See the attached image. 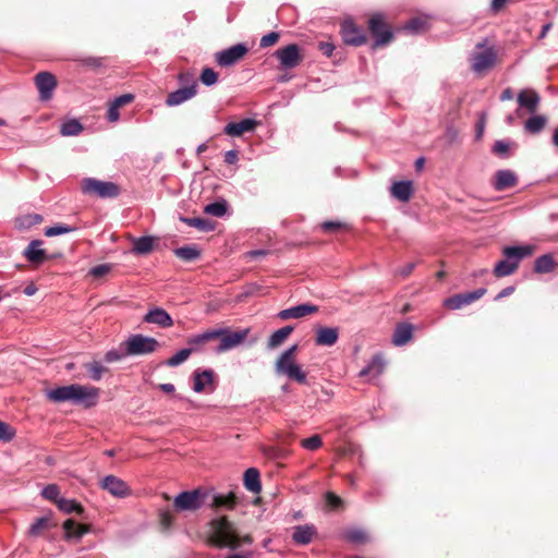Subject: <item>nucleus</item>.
I'll list each match as a JSON object with an SVG mask.
<instances>
[{"mask_svg": "<svg viewBox=\"0 0 558 558\" xmlns=\"http://www.w3.org/2000/svg\"><path fill=\"white\" fill-rule=\"evenodd\" d=\"M318 311V306L313 304H299L296 306L288 307L278 313L280 319L302 318L304 316L314 314Z\"/></svg>", "mask_w": 558, "mask_h": 558, "instance_id": "nucleus-21", "label": "nucleus"}, {"mask_svg": "<svg viewBox=\"0 0 558 558\" xmlns=\"http://www.w3.org/2000/svg\"><path fill=\"white\" fill-rule=\"evenodd\" d=\"M517 101L519 106L526 109L527 112L535 113L539 106L541 97L534 89H522L518 94Z\"/></svg>", "mask_w": 558, "mask_h": 558, "instance_id": "nucleus-19", "label": "nucleus"}, {"mask_svg": "<svg viewBox=\"0 0 558 558\" xmlns=\"http://www.w3.org/2000/svg\"><path fill=\"white\" fill-rule=\"evenodd\" d=\"M318 47L323 54L326 57H331L335 50V46L327 41H320Z\"/></svg>", "mask_w": 558, "mask_h": 558, "instance_id": "nucleus-64", "label": "nucleus"}, {"mask_svg": "<svg viewBox=\"0 0 558 558\" xmlns=\"http://www.w3.org/2000/svg\"><path fill=\"white\" fill-rule=\"evenodd\" d=\"M204 211L210 216L223 217L228 211V204L226 201L209 203L205 206Z\"/></svg>", "mask_w": 558, "mask_h": 558, "instance_id": "nucleus-43", "label": "nucleus"}, {"mask_svg": "<svg viewBox=\"0 0 558 558\" xmlns=\"http://www.w3.org/2000/svg\"><path fill=\"white\" fill-rule=\"evenodd\" d=\"M109 271H110V266L108 264H100V265L92 267L89 270V275L95 278H98V277L105 276Z\"/></svg>", "mask_w": 558, "mask_h": 558, "instance_id": "nucleus-57", "label": "nucleus"}, {"mask_svg": "<svg viewBox=\"0 0 558 558\" xmlns=\"http://www.w3.org/2000/svg\"><path fill=\"white\" fill-rule=\"evenodd\" d=\"M158 345L159 343L155 338L141 333L131 335L122 342V347L126 348L129 356L150 354L157 350Z\"/></svg>", "mask_w": 558, "mask_h": 558, "instance_id": "nucleus-7", "label": "nucleus"}, {"mask_svg": "<svg viewBox=\"0 0 558 558\" xmlns=\"http://www.w3.org/2000/svg\"><path fill=\"white\" fill-rule=\"evenodd\" d=\"M257 125V121L252 118H245L239 122L228 123L223 132L225 134L233 137L241 136L245 132H253Z\"/></svg>", "mask_w": 558, "mask_h": 558, "instance_id": "nucleus-20", "label": "nucleus"}, {"mask_svg": "<svg viewBox=\"0 0 558 558\" xmlns=\"http://www.w3.org/2000/svg\"><path fill=\"white\" fill-rule=\"evenodd\" d=\"M83 130V125L80 121L72 119L61 125V134L63 136H75L78 135Z\"/></svg>", "mask_w": 558, "mask_h": 558, "instance_id": "nucleus-45", "label": "nucleus"}, {"mask_svg": "<svg viewBox=\"0 0 558 558\" xmlns=\"http://www.w3.org/2000/svg\"><path fill=\"white\" fill-rule=\"evenodd\" d=\"M43 221V217L38 214H27L19 218V225L22 228H31Z\"/></svg>", "mask_w": 558, "mask_h": 558, "instance_id": "nucleus-51", "label": "nucleus"}, {"mask_svg": "<svg viewBox=\"0 0 558 558\" xmlns=\"http://www.w3.org/2000/svg\"><path fill=\"white\" fill-rule=\"evenodd\" d=\"M41 496L48 500L54 501L56 504L57 500L62 498L60 497V489L56 484H48L45 486L41 490Z\"/></svg>", "mask_w": 558, "mask_h": 558, "instance_id": "nucleus-49", "label": "nucleus"}, {"mask_svg": "<svg viewBox=\"0 0 558 558\" xmlns=\"http://www.w3.org/2000/svg\"><path fill=\"white\" fill-rule=\"evenodd\" d=\"M485 293V288H478L476 290L469 291L465 293L454 294L452 296L447 298L444 301V306H446L449 310L456 311L481 299Z\"/></svg>", "mask_w": 558, "mask_h": 558, "instance_id": "nucleus-13", "label": "nucleus"}, {"mask_svg": "<svg viewBox=\"0 0 558 558\" xmlns=\"http://www.w3.org/2000/svg\"><path fill=\"white\" fill-rule=\"evenodd\" d=\"M187 343L190 344V348L181 349L174 355L169 357L166 361L167 366H170V367L179 366L180 364H182L190 357L192 352L202 350L203 344H198L197 348H194L195 345L190 342V339L187 340Z\"/></svg>", "mask_w": 558, "mask_h": 558, "instance_id": "nucleus-32", "label": "nucleus"}, {"mask_svg": "<svg viewBox=\"0 0 558 558\" xmlns=\"http://www.w3.org/2000/svg\"><path fill=\"white\" fill-rule=\"evenodd\" d=\"M133 95L132 94H124V95H121L117 98H114V100L111 102L113 104L114 106H117L118 108L131 102L133 100Z\"/></svg>", "mask_w": 558, "mask_h": 558, "instance_id": "nucleus-62", "label": "nucleus"}, {"mask_svg": "<svg viewBox=\"0 0 558 558\" xmlns=\"http://www.w3.org/2000/svg\"><path fill=\"white\" fill-rule=\"evenodd\" d=\"M15 429L0 420V441L10 442L15 437Z\"/></svg>", "mask_w": 558, "mask_h": 558, "instance_id": "nucleus-52", "label": "nucleus"}, {"mask_svg": "<svg viewBox=\"0 0 558 558\" xmlns=\"http://www.w3.org/2000/svg\"><path fill=\"white\" fill-rule=\"evenodd\" d=\"M84 66L97 69L102 65V59L97 57H87L81 60Z\"/></svg>", "mask_w": 558, "mask_h": 558, "instance_id": "nucleus-58", "label": "nucleus"}, {"mask_svg": "<svg viewBox=\"0 0 558 558\" xmlns=\"http://www.w3.org/2000/svg\"><path fill=\"white\" fill-rule=\"evenodd\" d=\"M174 255L185 262H192L199 257L201 252L195 245H185L175 248Z\"/></svg>", "mask_w": 558, "mask_h": 558, "instance_id": "nucleus-40", "label": "nucleus"}, {"mask_svg": "<svg viewBox=\"0 0 558 558\" xmlns=\"http://www.w3.org/2000/svg\"><path fill=\"white\" fill-rule=\"evenodd\" d=\"M46 397L54 403L71 402L72 404L88 409L97 404L99 389L72 384L49 389L46 391Z\"/></svg>", "mask_w": 558, "mask_h": 558, "instance_id": "nucleus-1", "label": "nucleus"}, {"mask_svg": "<svg viewBox=\"0 0 558 558\" xmlns=\"http://www.w3.org/2000/svg\"><path fill=\"white\" fill-rule=\"evenodd\" d=\"M342 537L354 545H361L368 542L369 537L367 532L362 527H350L342 533Z\"/></svg>", "mask_w": 558, "mask_h": 558, "instance_id": "nucleus-33", "label": "nucleus"}, {"mask_svg": "<svg viewBox=\"0 0 558 558\" xmlns=\"http://www.w3.org/2000/svg\"><path fill=\"white\" fill-rule=\"evenodd\" d=\"M154 238L150 235L134 238L132 240V252L137 255H145L151 252Z\"/></svg>", "mask_w": 558, "mask_h": 558, "instance_id": "nucleus-34", "label": "nucleus"}, {"mask_svg": "<svg viewBox=\"0 0 558 558\" xmlns=\"http://www.w3.org/2000/svg\"><path fill=\"white\" fill-rule=\"evenodd\" d=\"M82 193L99 198H116L120 195L118 184L110 181H101L95 178H85L81 182Z\"/></svg>", "mask_w": 558, "mask_h": 558, "instance_id": "nucleus-5", "label": "nucleus"}, {"mask_svg": "<svg viewBox=\"0 0 558 558\" xmlns=\"http://www.w3.org/2000/svg\"><path fill=\"white\" fill-rule=\"evenodd\" d=\"M339 339L338 327L320 326L316 328L315 343L317 345L331 347Z\"/></svg>", "mask_w": 558, "mask_h": 558, "instance_id": "nucleus-22", "label": "nucleus"}, {"mask_svg": "<svg viewBox=\"0 0 558 558\" xmlns=\"http://www.w3.org/2000/svg\"><path fill=\"white\" fill-rule=\"evenodd\" d=\"M317 530L313 524L296 525L293 529L292 541L298 545H308L316 535Z\"/></svg>", "mask_w": 558, "mask_h": 558, "instance_id": "nucleus-23", "label": "nucleus"}, {"mask_svg": "<svg viewBox=\"0 0 558 558\" xmlns=\"http://www.w3.org/2000/svg\"><path fill=\"white\" fill-rule=\"evenodd\" d=\"M120 119L119 108L113 104H110L107 111V120L109 122H117Z\"/></svg>", "mask_w": 558, "mask_h": 558, "instance_id": "nucleus-61", "label": "nucleus"}, {"mask_svg": "<svg viewBox=\"0 0 558 558\" xmlns=\"http://www.w3.org/2000/svg\"><path fill=\"white\" fill-rule=\"evenodd\" d=\"M205 493L201 489L185 490L174 498V507L179 511H193L204 505Z\"/></svg>", "mask_w": 558, "mask_h": 558, "instance_id": "nucleus-9", "label": "nucleus"}, {"mask_svg": "<svg viewBox=\"0 0 558 558\" xmlns=\"http://www.w3.org/2000/svg\"><path fill=\"white\" fill-rule=\"evenodd\" d=\"M214 377L215 372L213 369L196 368L193 372V391L197 393L204 391L205 387L213 383Z\"/></svg>", "mask_w": 558, "mask_h": 558, "instance_id": "nucleus-28", "label": "nucleus"}, {"mask_svg": "<svg viewBox=\"0 0 558 558\" xmlns=\"http://www.w3.org/2000/svg\"><path fill=\"white\" fill-rule=\"evenodd\" d=\"M556 265L550 254H544L535 259L534 271L536 274H549L555 270Z\"/></svg>", "mask_w": 558, "mask_h": 558, "instance_id": "nucleus-36", "label": "nucleus"}, {"mask_svg": "<svg viewBox=\"0 0 558 558\" xmlns=\"http://www.w3.org/2000/svg\"><path fill=\"white\" fill-rule=\"evenodd\" d=\"M248 51L245 44L240 43L215 54L216 62L220 66H231L238 63Z\"/></svg>", "mask_w": 558, "mask_h": 558, "instance_id": "nucleus-12", "label": "nucleus"}, {"mask_svg": "<svg viewBox=\"0 0 558 558\" xmlns=\"http://www.w3.org/2000/svg\"><path fill=\"white\" fill-rule=\"evenodd\" d=\"M63 530L64 538L68 541L73 539L75 542L81 541V538L89 532V527L87 525L76 523L72 519L64 521Z\"/></svg>", "mask_w": 558, "mask_h": 558, "instance_id": "nucleus-26", "label": "nucleus"}, {"mask_svg": "<svg viewBox=\"0 0 558 558\" xmlns=\"http://www.w3.org/2000/svg\"><path fill=\"white\" fill-rule=\"evenodd\" d=\"M385 360L380 353L375 354L372 360L367 363V365L361 369L360 376H369L373 378L378 377L385 368Z\"/></svg>", "mask_w": 558, "mask_h": 558, "instance_id": "nucleus-30", "label": "nucleus"}, {"mask_svg": "<svg viewBox=\"0 0 558 558\" xmlns=\"http://www.w3.org/2000/svg\"><path fill=\"white\" fill-rule=\"evenodd\" d=\"M279 37H280L279 33L270 32L260 38L259 47L267 48L269 46H272L279 40Z\"/></svg>", "mask_w": 558, "mask_h": 558, "instance_id": "nucleus-56", "label": "nucleus"}, {"mask_svg": "<svg viewBox=\"0 0 558 558\" xmlns=\"http://www.w3.org/2000/svg\"><path fill=\"white\" fill-rule=\"evenodd\" d=\"M238 504V497L233 492L217 494L213 498V505L218 508L233 509Z\"/></svg>", "mask_w": 558, "mask_h": 558, "instance_id": "nucleus-37", "label": "nucleus"}, {"mask_svg": "<svg viewBox=\"0 0 558 558\" xmlns=\"http://www.w3.org/2000/svg\"><path fill=\"white\" fill-rule=\"evenodd\" d=\"M341 35L344 43L348 45L357 47L366 43L364 31L356 26L351 20H345L341 24Z\"/></svg>", "mask_w": 558, "mask_h": 558, "instance_id": "nucleus-15", "label": "nucleus"}, {"mask_svg": "<svg viewBox=\"0 0 558 558\" xmlns=\"http://www.w3.org/2000/svg\"><path fill=\"white\" fill-rule=\"evenodd\" d=\"M146 324H153L160 328H169L173 326V319L170 314L162 307H151L143 317Z\"/></svg>", "mask_w": 558, "mask_h": 558, "instance_id": "nucleus-17", "label": "nucleus"}, {"mask_svg": "<svg viewBox=\"0 0 558 558\" xmlns=\"http://www.w3.org/2000/svg\"><path fill=\"white\" fill-rule=\"evenodd\" d=\"M57 506L59 510L64 513L76 512L81 514L83 512V507L74 499H66L62 497L60 500H57Z\"/></svg>", "mask_w": 558, "mask_h": 558, "instance_id": "nucleus-42", "label": "nucleus"}, {"mask_svg": "<svg viewBox=\"0 0 558 558\" xmlns=\"http://www.w3.org/2000/svg\"><path fill=\"white\" fill-rule=\"evenodd\" d=\"M76 228L66 225H56L45 229L46 236H57L75 231Z\"/></svg>", "mask_w": 558, "mask_h": 558, "instance_id": "nucleus-48", "label": "nucleus"}, {"mask_svg": "<svg viewBox=\"0 0 558 558\" xmlns=\"http://www.w3.org/2000/svg\"><path fill=\"white\" fill-rule=\"evenodd\" d=\"M517 183L518 175L514 171L510 169H500L496 171L492 185L495 191L501 192L515 186Z\"/></svg>", "mask_w": 558, "mask_h": 558, "instance_id": "nucleus-18", "label": "nucleus"}, {"mask_svg": "<svg viewBox=\"0 0 558 558\" xmlns=\"http://www.w3.org/2000/svg\"><path fill=\"white\" fill-rule=\"evenodd\" d=\"M196 96V90L180 87L168 94L165 104L168 107H177Z\"/></svg>", "mask_w": 558, "mask_h": 558, "instance_id": "nucleus-27", "label": "nucleus"}, {"mask_svg": "<svg viewBox=\"0 0 558 558\" xmlns=\"http://www.w3.org/2000/svg\"><path fill=\"white\" fill-rule=\"evenodd\" d=\"M325 499H326V502L332 507V508H338L341 504H342V500L340 497H338L337 495H335L333 493L331 492H327L326 495H325Z\"/></svg>", "mask_w": 558, "mask_h": 558, "instance_id": "nucleus-60", "label": "nucleus"}, {"mask_svg": "<svg viewBox=\"0 0 558 558\" xmlns=\"http://www.w3.org/2000/svg\"><path fill=\"white\" fill-rule=\"evenodd\" d=\"M211 541L219 548L236 549L239 547L238 537L226 518L214 521Z\"/></svg>", "mask_w": 558, "mask_h": 558, "instance_id": "nucleus-6", "label": "nucleus"}, {"mask_svg": "<svg viewBox=\"0 0 558 558\" xmlns=\"http://www.w3.org/2000/svg\"><path fill=\"white\" fill-rule=\"evenodd\" d=\"M368 26L372 35L376 38L374 44L375 47L388 44L393 37L392 32L384 21V16L379 13L374 14L369 19Z\"/></svg>", "mask_w": 558, "mask_h": 558, "instance_id": "nucleus-11", "label": "nucleus"}, {"mask_svg": "<svg viewBox=\"0 0 558 558\" xmlns=\"http://www.w3.org/2000/svg\"><path fill=\"white\" fill-rule=\"evenodd\" d=\"M301 445L304 449L308 451H315L322 447L323 441L319 435H313L308 438H305L301 441Z\"/></svg>", "mask_w": 558, "mask_h": 558, "instance_id": "nucleus-54", "label": "nucleus"}, {"mask_svg": "<svg viewBox=\"0 0 558 558\" xmlns=\"http://www.w3.org/2000/svg\"><path fill=\"white\" fill-rule=\"evenodd\" d=\"M414 192L413 183L409 180L395 182L390 187L391 195L400 202H409Z\"/></svg>", "mask_w": 558, "mask_h": 558, "instance_id": "nucleus-25", "label": "nucleus"}, {"mask_svg": "<svg viewBox=\"0 0 558 558\" xmlns=\"http://www.w3.org/2000/svg\"><path fill=\"white\" fill-rule=\"evenodd\" d=\"M199 78L205 86H213L218 82V73L211 68H205L202 71Z\"/></svg>", "mask_w": 558, "mask_h": 558, "instance_id": "nucleus-50", "label": "nucleus"}, {"mask_svg": "<svg viewBox=\"0 0 558 558\" xmlns=\"http://www.w3.org/2000/svg\"><path fill=\"white\" fill-rule=\"evenodd\" d=\"M547 119L542 114H533L525 121L524 129L527 133L537 134L539 133L546 125Z\"/></svg>", "mask_w": 558, "mask_h": 558, "instance_id": "nucleus-39", "label": "nucleus"}, {"mask_svg": "<svg viewBox=\"0 0 558 558\" xmlns=\"http://www.w3.org/2000/svg\"><path fill=\"white\" fill-rule=\"evenodd\" d=\"M342 227L343 225L339 221H325L322 223V229L326 232H333Z\"/></svg>", "mask_w": 558, "mask_h": 558, "instance_id": "nucleus-63", "label": "nucleus"}, {"mask_svg": "<svg viewBox=\"0 0 558 558\" xmlns=\"http://www.w3.org/2000/svg\"><path fill=\"white\" fill-rule=\"evenodd\" d=\"M425 27H426V21L421 17L411 19L404 25V29L410 33H413V34L420 33L421 31L425 29Z\"/></svg>", "mask_w": 558, "mask_h": 558, "instance_id": "nucleus-53", "label": "nucleus"}, {"mask_svg": "<svg viewBox=\"0 0 558 558\" xmlns=\"http://www.w3.org/2000/svg\"><path fill=\"white\" fill-rule=\"evenodd\" d=\"M243 482H244L245 488L248 492H251L253 494L260 493V490H262L260 474L257 469L248 468L244 472Z\"/></svg>", "mask_w": 558, "mask_h": 558, "instance_id": "nucleus-31", "label": "nucleus"}, {"mask_svg": "<svg viewBox=\"0 0 558 558\" xmlns=\"http://www.w3.org/2000/svg\"><path fill=\"white\" fill-rule=\"evenodd\" d=\"M85 369L87 371L89 377L95 381L100 380L102 375L108 371L107 367L97 361L86 363Z\"/></svg>", "mask_w": 558, "mask_h": 558, "instance_id": "nucleus-44", "label": "nucleus"}, {"mask_svg": "<svg viewBox=\"0 0 558 558\" xmlns=\"http://www.w3.org/2000/svg\"><path fill=\"white\" fill-rule=\"evenodd\" d=\"M298 350V345L293 344L284 350L277 359L275 363V372L277 375H283L291 380H295L299 384H306V373L302 367L295 363L294 353Z\"/></svg>", "mask_w": 558, "mask_h": 558, "instance_id": "nucleus-4", "label": "nucleus"}, {"mask_svg": "<svg viewBox=\"0 0 558 558\" xmlns=\"http://www.w3.org/2000/svg\"><path fill=\"white\" fill-rule=\"evenodd\" d=\"M416 264L415 263H408L403 267L396 270L395 275L400 276L401 278H408L412 271L415 269Z\"/></svg>", "mask_w": 558, "mask_h": 558, "instance_id": "nucleus-59", "label": "nucleus"}, {"mask_svg": "<svg viewBox=\"0 0 558 558\" xmlns=\"http://www.w3.org/2000/svg\"><path fill=\"white\" fill-rule=\"evenodd\" d=\"M413 325L410 323L398 324L392 336L393 344L401 347L408 343L413 337Z\"/></svg>", "mask_w": 558, "mask_h": 558, "instance_id": "nucleus-29", "label": "nucleus"}, {"mask_svg": "<svg viewBox=\"0 0 558 558\" xmlns=\"http://www.w3.org/2000/svg\"><path fill=\"white\" fill-rule=\"evenodd\" d=\"M275 57L278 59L282 70L294 69L302 61L300 47L296 44H290L277 49Z\"/></svg>", "mask_w": 558, "mask_h": 558, "instance_id": "nucleus-10", "label": "nucleus"}, {"mask_svg": "<svg viewBox=\"0 0 558 558\" xmlns=\"http://www.w3.org/2000/svg\"><path fill=\"white\" fill-rule=\"evenodd\" d=\"M534 253V246L531 244L505 246L502 248L504 259L499 260L494 267V275L502 278L512 275L519 267L520 262Z\"/></svg>", "mask_w": 558, "mask_h": 558, "instance_id": "nucleus-3", "label": "nucleus"}, {"mask_svg": "<svg viewBox=\"0 0 558 558\" xmlns=\"http://www.w3.org/2000/svg\"><path fill=\"white\" fill-rule=\"evenodd\" d=\"M99 486L116 498H125L131 495L129 485L116 475L105 476L100 481Z\"/></svg>", "mask_w": 558, "mask_h": 558, "instance_id": "nucleus-14", "label": "nucleus"}, {"mask_svg": "<svg viewBox=\"0 0 558 558\" xmlns=\"http://www.w3.org/2000/svg\"><path fill=\"white\" fill-rule=\"evenodd\" d=\"M179 219H180V221L187 225L189 227L196 228L204 232L213 231L216 226V223L214 221L204 219V218H199V217L190 218V217L180 216Z\"/></svg>", "mask_w": 558, "mask_h": 558, "instance_id": "nucleus-35", "label": "nucleus"}, {"mask_svg": "<svg viewBox=\"0 0 558 558\" xmlns=\"http://www.w3.org/2000/svg\"><path fill=\"white\" fill-rule=\"evenodd\" d=\"M292 331H293L292 326H284L280 329H277L276 331H274L268 339V343H267L268 348L275 349V348L279 347L281 343L284 342V340L291 335Z\"/></svg>", "mask_w": 558, "mask_h": 558, "instance_id": "nucleus-38", "label": "nucleus"}, {"mask_svg": "<svg viewBox=\"0 0 558 558\" xmlns=\"http://www.w3.org/2000/svg\"><path fill=\"white\" fill-rule=\"evenodd\" d=\"M248 332V328L232 331L230 328L219 327L193 335L190 337V342L197 347L198 344H205L211 340L219 339L218 345L213 350L215 353L220 354L240 345L247 338Z\"/></svg>", "mask_w": 558, "mask_h": 558, "instance_id": "nucleus-2", "label": "nucleus"}, {"mask_svg": "<svg viewBox=\"0 0 558 558\" xmlns=\"http://www.w3.org/2000/svg\"><path fill=\"white\" fill-rule=\"evenodd\" d=\"M177 80L181 87L184 88H192L193 90L197 92L198 84L195 76V73L191 71L180 72L177 76Z\"/></svg>", "mask_w": 558, "mask_h": 558, "instance_id": "nucleus-41", "label": "nucleus"}, {"mask_svg": "<svg viewBox=\"0 0 558 558\" xmlns=\"http://www.w3.org/2000/svg\"><path fill=\"white\" fill-rule=\"evenodd\" d=\"M511 146H515V144L513 142L498 140L495 142L492 151L501 158H507L509 157V149Z\"/></svg>", "mask_w": 558, "mask_h": 558, "instance_id": "nucleus-47", "label": "nucleus"}, {"mask_svg": "<svg viewBox=\"0 0 558 558\" xmlns=\"http://www.w3.org/2000/svg\"><path fill=\"white\" fill-rule=\"evenodd\" d=\"M49 518L40 517L37 518L28 529V535L32 537H37L41 534V532L48 527Z\"/></svg>", "mask_w": 558, "mask_h": 558, "instance_id": "nucleus-46", "label": "nucleus"}, {"mask_svg": "<svg viewBox=\"0 0 558 558\" xmlns=\"http://www.w3.org/2000/svg\"><path fill=\"white\" fill-rule=\"evenodd\" d=\"M35 84L41 100H49L57 86L56 77L49 72H39L35 76Z\"/></svg>", "mask_w": 558, "mask_h": 558, "instance_id": "nucleus-16", "label": "nucleus"}, {"mask_svg": "<svg viewBox=\"0 0 558 558\" xmlns=\"http://www.w3.org/2000/svg\"><path fill=\"white\" fill-rule=\"evenodd\" d=\"M129 356V354H126V348H123L121 345V350H110L108 351L106 354H105V361L107 363H113V362H117V361H121L122 359Z\"/></svg>", "mask_w": 558, "mask_h": 558, "instance_id": "nucleus-55", "label": "nucleus"}, {"mask_svg": "<svg viewBox=\"0 0 558 558\" xmlns=\"http://www.w3.org/2000/svg\"><path fill=\"white\" fill-rule=\"evenodd\" d=\"M471 69L475 73H482L490 69L496 62L494 48L486 47L484 43H478L475 51L470 57Z\"/></svg>", "mask_w": 558, "mask_h": 558, "instance_id": "nucleus-8", "label": "nucleus"}, {"mask_svg": "<svg viewBox=\"0 0 558 558\" xmlns=\"http://www.w3.org/2000/svg\"><path fill=\"white\" fill-rule=\"evenodd\" d=\"M43 241L33 240L29 242L27 247L24 250L23 255L25 258L32 264H41L47 259V254L44 248H41Z\"/></svg>", "mask_w": 558, "mask_h": 558, "instance_id": "nucleus-24", "label": "nucleus"}]
</instances>
